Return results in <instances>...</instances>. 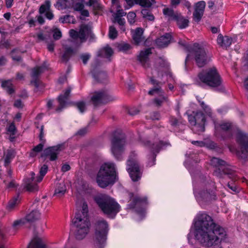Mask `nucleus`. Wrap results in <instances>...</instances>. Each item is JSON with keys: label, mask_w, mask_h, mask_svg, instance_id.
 <instances>
[{"label": "nucleus", "mask_w": 248, "mask_h": 248, "mask_svg": "<svg viewBox=\"0 0 248 248\" xmlns=\"http://www.w3.org/2000/svg\"><path fill=\"white\" fill-rule=\"evenodd\" d=\"M55 6L58 9H64L70 6V2L68 0H57Z\"/></svg>", "instance_id": "35"}, {"label": "nucleus", "mask_w": 248, "mask_h": 248, "mask_svg": "<svg viewBox=\"0 0 248 248\" xmlns=\"http://www.w3.org/2000/svg\"><path fill=\"white\" fill-rule=\"evenodd\" d=\"M93 10L95 14H99V12L102 11V6L99 3V2L95 3L92 5Z\"/></svg>", "instance_id": "49"}, {"label": "nucleus", "mask_w": 248, "mask_h": 248, "mask_svg": "<svg viewBox=\"0 0 248 248\" xmlns=\"http://www.w3.org/2000/svg\"><path fill=\"white\" fill-rule=\"evenodd\" d=\"M70 166L68 164H65L62 166L61 170L64 172L70 170Z\"/></svg>", "instance_id": "62"}, {"label": "nucleus", "mask_w": 248, "mask_h": 248, "mask_svg": "<svg viewBox=\"0 0 248 248\" xmlns=\"http://www.w3.org/2000/svg\"><path fill=\"white\" fill-rule=\"evenodd\" d=\"M144 144L146 146L150 148L152 152L151 156L148 158V165L150 167L155 164L156 154L159 152L160 150L166 149L167 147L170 146L169 142H164L162 141H160L157 143H153L152 145L149 141H146Z\"/></svg>", "instance_id": "11"}, {"label": "nucleus", "mask_w": 248, "mask_h": 248, "mask_svg": "<svg viewBox=\"0 0 248 248\" xmlns=\"http://www.w3.org/2000/svg\"><path fill=\"white\" fill-rule=\"evenodd\" d=\"M20 202V198L19 195H17L14 197L9 202V203L7 206L8 210H11L15 208Z\"/></svg>", "instance_id": "38"}, {"label": "nucleus", "mask_w": 248, "mask_h": 248, "mask_svg": "<svg viewBox=\"0 0 248 248\" xmlns=\"http://www.w3.org/2000/svg\"><path fill=\"white\" fill-rule=\"evenodd\" d=\"M196 196L198 199L203 200L205 202L215 200L216 197L215 192L213 191L210 192L202 191L198 193V194L196 195Z\"/></svg>", "instance_id": "24"}, {"label": "nucleus", "mask_w": 248, "mask_h": 248, "mask_svg": "<svg viewBox=\"0 0 248 248\" xmlns=\"http://www.w3.org/2000/svg\"><path fill=\"white\" fill-rule=\"evenodd\" d=\"M131 202L128 204V207L130 208H134L137 205H141L146 203V198L140 197L138 195H134L133 193H130L129 194Z\"/></svg>", "instance_id": "21"}, {"label": "nucleus", "mask_w": 248, "mask_h": 248, "mask_svg": "<svg viewBox=\"0 0 248 248\" xmlns=\"http://www.w3.org/2000/svg\"><path fill=\"white\" fill-rule=\"evenodd\" d=\"M26 222V219L25 218L16 220L14 222V223L13 224V227L15 229H17L18 228L24 225Z\"/></svg>", "instance_id": "47"}, {"label": "nucleus", "mask_w": 248, "mask_h": 248, "mask_svg": "<svg viewBox=\"0 0 248 248\" xmlns=\"http://www.w3.org/2000/svg\"><path fill=\"white\" fill-rule=\"evenodd\" d=\"M44 67L42 66L36 67L32 69L31 73V77L32 78H37L38 76L44 71Z\"/></svg>", "instance_id": "45"}, {"label": "nucleus", "mask_w": 248, "mask_h": 248, "mask_svg": "<svg viewBox=\"0 0 248 248\" xmlns=\"http://www.w3.org/2000/svg\"><path fill=\"white\" fill-rule=\"evenodd\" d=\"M141 14L143 18L149 21H154L155 16L152 13L147 9H143L141 11Z\"/></svg>", "instance_id": "43"}, {"label": "nucleus", "mask_w": 248, "mask_h": 248, "mask_svg": "<svg viewBox=\"0 0 248 248\" xmlns=\"http://www.w3.org/2000/svg\"><path fill=\"white\" fill-rule=\"evenodd\" d=\"M84 5L81 3H77L75 4L74 6V8L77 11H81L84 8Z\"/></svg>", "instance_id": "59"}, {"label": "nucleus", "mask_w": 248, "mask_h": 248, "mask_svg": "<svg viewBox=\"0 0 248 248\" xmlns=\"http://www.w3.org/2000/svg\"><path fill=\"white\" fill-rule=\"evenodd\" d=\"M90 57L91 56L89 54H84L81 55L80 58L81 59L83 63L86 64Z\"/></svg>", "instance_id": "55"}, {"label": "nucleus", "mask_w": 248, "mask_h": 248, "mask_svg": "<svg viewBox=\"0 0 248 248\" xmlns=\"http://www.w3.org/2000/svg\"><path fill=\"white\" fill-rule=\"evenodd\" d=\"M135 156V154L134 153L130 155L127 161V170L132 180L133 181H137L140 178L141 174L137 160L133 158Z\"/></svg>", "instance_id": "12"}, {"label": "nucleus", "mask_w": 248, "mask_h": 248, "mask_svg": "<svg viewBox=\"0 0 248 248\" xmlns=\"http://www.w3.org/2000/svg\"><path fill=\"white\" fill-rule=\"evenodd\" d=\"M232 39L228 36L219 34L217 38L218 45L224 49H227L232 44Z\"/></svg>", "instance_id": "23"}, {"label": "nucleus", "mask_w": 248, "mask_h": 248, "mask_svg": "<svg viewBox=\"0 0 248 248\" xmlns=\"http://www.w3.org/2000/svg\"><path fill=\"white\" fill-rule=\"evenodd\" d=\"M46 246L42 240L39 237H34L29 244L28 248H45Z\"/></svg>", "instance_id": "29"}, {"label": "nucleus", "mask_w": 248, "mask_h": 248, "mask_svg": "<svg viewBox=\"0 0 248 248\" xmlns=\"http://www.w3.org/2000/svg\"><path fill=\"white\" fill-rule=\"evenodd\" d=\"M40 215V214L38 211H32L30 214L26 216V218H25V219H26V222H33L39 218Z\"/></svg>", "instance_id": "33"}, {"label": "nucleus", "mask_w": 248, "mask_h": 248, "mask_svg": "<svg viewBox=\"0 0 248 248\" xmlns=\"http://www.w3.org/2000/svg\"><path fill=\"white\" fill-rule=\"evenodd\" d=\"M70 92L71 88H68L65 90L63 94H62L59 96L58 100L59 103V106L56 109L57 111H61L62 109L65 107Z\"/></svg>", "instance_id": "22"}, {"label": "nucleus", "mask_w": 248, "mask_h": 248, "mask_svg": "<svg viewBox=\"0 0 248 248\" xmlns=\"http://www.w3.org/2000/svg\"><path fill=\"white\" fill-rule=\"evenodd\" d=\"M26 187L30 191H35L38 190V186L36 184H32L29 182L26 184Z\"/></svg>", "instance_id": "50"}, {"label": "nucleus", "mask_w": 248, "mask_h": 248, "mask_svg": "<svg viewBox=\"0 0 248 248\" xmlns=\"http://www.w3.org/2000/svg\"><path fill=\"white\" fill-rule=\"evenodd\" d=\"M108 225L104 219H99L95 225V232L93 236V244L95 248H103L106 245Z\"/></svg>", "instance_id": "6"}, {"label": "nucleus", "mask_w": 248, "mask_h": 248, "mask_svg": "<svg viewBox=\"0 0 248 248\" xmlns=\"http://www.w3.org/2000/svg\"><path fill=\"white\" fill-rule=\"evenodd\" d=\"M176 22L180 29H185L188 26V20L185 18L181 14Z\"/></svg>", "instance_id": "37"}, {"label": "nucleus", "mask_w": 248, "mask_h": 248, "mask_svg": "<svg viewBox=\"0 0 248 248\" xmlns=\"http://www.w3.org/2000/svg\"><path fill=\"white\" fill-rule=\"evenodd\" d=\"M143 30L141 28H137L133 35V39L136 45L139 44L144 40L143 37Z\"/></svg>", "instance_id": "30"}, {"label": "nucleus", "mask_w": 248, "mask_h": 248, "mask_svg": "<svg viewBox=\"0 0 248 248\" xmlns=\"http://www.w3.org/2000/svg\"><path fill=\"white\" fill-rule=\"evenodd\" d=\"M1 86L9 94H12L15 92L13 85L11 80L2 81Z\"/></svg>", "instance_id": "32"}, {"label": "nucleus", "mask_w": 248, "mask_h": 248, "mask_svg": "<svg viewBox=\"0 0 248 248\" xmlns=\"http://www.w3.org/2000/svg\"><path fill=\"white\" fill-rule=\"evenodd\" d=\"M114 99V97L106 90L95 92L91 97V101L95 106L106 103Z\"/></svg>", "instance_id": "13"}, {"label": "nucleus", "mask_w": 248, "mask_h": 248, "mask_svg": "<svg viewBox=\"0 0 248 248\" xmlns=\"http://www.w3.org/2000/svg\"><path fill=\"white\" fill-rule=\"evenodd\" d=\"M44 146V141H42L37 146H35L30 152V156L31 157L35 156L39 153L41 152Z\"/></svg>", "instance_id": "40"}, {"label": "nucleus", "mask_w": 248, "mask_h": 248, "mask_svg": "<svg viewBox=\"0 0 248 248\" xmlns=\"http://www.w3.org/2000/svg\"><path fill=\"white\" fill-rule=\"evenodd\" d=\"M151 50V48H148L141 50L138 57V60L140 64L145 69L149 68L150 66L149 56L152 54Z\"/></svg>", "instance_id": "17"}, {"label": "nucleus", "mask_w": 248, "mask_h": 248, "mask_svg": "<svg viewBox=\"0 0 248 248\" xmlns=\"http://www.w3.org/2000/svg\"><path fill=\"white\" fill-rule=\"evenodd\" d=\"M113 22H117L120 26V30L123 31H125V20L124 18H122V17L114 16Z\"/></svg>", "instance_id": "44"}, {"label": "nucleus", "mask_w": 248, "mask_h": 248, "mask_svg": "<svg viewBox=\"0 0 248 248\" xmlns=\"http://www.w3.org/2000/svg\"><path fill=\"white\" fill-rule=\"evenodd\" d=\"M37 18V20L38 22V23L40 24H43L45 22V20L43 18V17L41 16H36Z\"/></svg>", "instance_id": "63"}, {"label": "nucleus", "mask_w": 248, "mask_h": 248, "mask_svg": "<svg viewBox=\"0 0 248 248\" xmlns=\"http://www.w3.org/2000/svg\"><path fill=\"white\" fill-rule=\"evenodd\" d=\"M66 186L63 182L60 183L56 186L54 195L60 197L63 196L66 191Z\"/></svg>", "instance_id": "31"}, {"label": "nucleus", "mask_w": 248, "mask_h": 248, "mask_svg": "<svg viewBox=\"0 0 248 248\" xmlns=\"http://www.w3.org/2000/svg\"><path fill=\"white\" fill-rule=\"evenodd\" d=\"M14 106L17 108H22L23 104L20 100L18 99L15 101Z\"/></svg>", "instance_id": "60"}, {"label": "nucleus", "mask_w": 248, "mask_h": 248, "mask_svg": "<svg viewBox=\"0 0 248 248\" xmlns=\"http://www.w3.org/2000/svg\"><path fill=\"white\" fill-rule=\"evenodd\" d=\"M236 140L237 142L241 146V151L243 154L242 157L246 158L247 153H248V136L237 129Z\"/></svg>", "instance_id": "15"}, {"label": "nucleus", "mask_w": 248, "mask_h": 248, "mask_svg": "<svg viewBox=\"0 0 248 248\" xmlns=\"http://www.w3.org/2000/svg\"><path fill=\"white\" fill-rule=\"evenodd\" d=\"M65 148L64 143L58 144L56 146L48 147L44 150L42 154V157H47L51 161H54L57 158V155Z\"/></svg>", "instance_id": "14"}, {"label": "nucleus", "mask_w": 248, "mask_h": 248, "mask_svg": "<svg viewBox=\"0 0 248 248\" xmlns=\"http://www.w3.org/2000/svg\"><path fill=\"white\" fill-rule=\"evenodd\" d=\"M163 13L164 15L168 18L169 20L176 21L179 18V16L181 14L177 12H175L173 10L166 8L163 10Z\"/></svg>", "instance_id": "27"}, {"label": "nucleus", "mask_w": 248, "mask_h": 248, "mask_svg": "<svg viewBox=\"0 0 248 248\" xmlns=\"http://www.w3.org/2000/svg\"><path fill=\"white\" fill-rule=\"evenodd\" d=\"M48 167L47 166L44 164L41 168L39 171V176L36 177V179L35 178V173L33 172L31 173V181H36L37 182H40L43 179V177L46 175Z\"/></svg>", "instance_id": "28"}, {"label": "nucleus", "mask_w": 248, "mask_h": 248, "mask_svg": "<svg viewBox=\"0 0 248 248\" xmlns=\"http://www.w3.org/2000/svg\"><path fill=\"white\" fill-rule=\"evenodd\" d=\"M91 33V28L86 25L81 26L79 31V39L81 43L84 42L86 40V37L90 35Z\"/></svg>", "instance_id": "25"}, {"label": "nucleus", "mask_w": 248, "mask_h": 248, "mask_svg": "<svg viewBox=\"0 0 248 248\" xmlns=\"http://www.w3.org/2000/svg\"><path fill=\"white\" fill-rule=\"evenodd\" d=\"M51 3L49 0H46L43 4H42L39 9V12L40 14H45L46 18L49 20H51L54 17V15L50 10Z\"/></svg>", "instance_id": "20"}, {"label": "nucleus", "mask_w": 248, "mask_h": 248, "mask_svg": "<svg viewBox=\"0 0 248 248\" xmlns=\"http://www.w3.org/2000/svg\"><path fill=\"white\" fill-rule=\"evenodd\" d=\"M211 164L216 167H219V169L222 170L223 173L228 175L230 178L233 177L234 172L232 170L227 167L223 169V167H225L227 164L225 161L214 157L211 159Z\"/></svg>", "instance_id": "16"}, {"label": "nucleus", "mask_w": 248, "mask_h": 248, "mask_svg": "<svg viewBox=\"0 0 248 248\" xmlns=\"http://www.w3.org/2000/svg\"><path fill=\"white\" fill-rule=\"evenodd\" d=\"M221 129L224 132L228 133V137H231L232 135V127L231 124L229 123H224L220 125Z\"/></svg>", "instance_id": "39"}, {"label": "nucleus", "mask_w": 248, "mask_h": 248, "mask_svg": "<svg viewBox=\"0 0 248 248\" xmlns=\"http://www.w3.org/2000/svg\"><path fill=\"white\" fill-rule=\"evenodd\" d=\"M70 18H71L70 16L68 15H66L63 16V17H60L59 19V21L62 23L70 22Z\"/></svg>", "instance_id": "57"}, {"label": "nucleus", "mask_w": 248, "mask_h": 248, "mask_svg": "<svg viewBox=\"0 0 248 248\" xmlns=\"http://www.w3.org/2000/svg\"><path fill=\"white\" fill-rule=\"evenodd\" d=\"M155 0H137V3L142 7H150L155 3Z\"/></svg>", "instance_id": "42"}, {"label": "nucleus", "mask_w": 248, "mask_h": 248, "mask_svg": "<svg viewBox=\"0 0 248 248\" xmlns=\"http://www.w3.org/2000/svg\"><path fill=\"white\" fill-rule=\"evenodd\" d=\"M7 134L10 135V139L12 141L13 140L15 137V135L16 133V129L14 123L9 124L7 128Z\"/></svg>", "instance_id": "36"}, {"label": "nucleus", "mask_w": 248, "mask_h": 248, "mask_svg": "<svg viewBox=\"0 0 248 248\" xmlns=\"http://www.w3.org/2000/svg\"><path fill=\"white\" fill-rule=\"evenodd\" d=\"M125 144V135L121 131H116L111 140V150L113 155L118 160L121 158L122 155L124 150Z\"/></svg>", "instance_id": "8"}, {"label": "nucleus", "mask_w": 248, "mask_h": 248, "mask_svg": "<svg viewBox=\"0 0 248 248\" xmlns=\"http://www.w3.org/2000/svg\"><path fill=\"white\" fill-rule=\"evenodd\" d=\"M94 201L99 209L109 217H114L120 211V205L107 195H98L94 198Z\"/></svg>", "instance_id": "5"}, {"label": "nucleus", "mask_w": 248, "mask_h": 248, "mask_svg": "<svg viewBox=\"0 0 248 248\" xmlns=\"http://www.w3.org/2000/svg\"><path fill=\"white\" fill-rule=\"evenodd\" d=\"M139 111L140 110L138 108L133 107L128 110V113L131 115H135L138 114Z\"/></svg>", "instance_id": "56"}, {"label": "nucleus", "mask_w": 248, "mask_h": 248, "mask_svg": "<svg viewBox=\"0 0 248 248\" xmlns=\"http://www.w3.org/2000/svg\"><path fill=\"white\" fill-rule=\"evenodd\" d=\"M118 35V31L113 26H110L109 28L108 36L111 39H115Z\"/></svg>", "instance_id": "46"}, {"label": "nucleus", "mask_w": 248, "mask_h": 248, "mask_svg": "<svg viewBox=\"0 0 248 248\" xmlns=\"http://www.w3.org/2000/svg\"><path fill=\"white\" fill-rule=\"evenodd\" d=\"M113 53V51L111 48L108 46H106L100 51V54L99 55L102 57L108 58L110 57Z\"/></svg>", "instance_id": "41"}, {"label": "nucleus", "mask_w": 248, "mask_h": 248, "mask_svg": "<svg viewBox=\"0 0 248 248\" xmlns=\"http://www.w3.org/2000/svg\"><path fill=\"white\" fill-rule=\"evenodd\" d=\"M168 67L169 65L165 60L161 58L156 60L154 70V72L156 75L154 76L150 79L151 83L155 86L149 91L148 93L155 96L153 102L157 107H160L164 103L167 102L168 100L164 92L159 86V84H161V82L157 81L154 78H157L161 79L164 74L167 71Z\"/></svg>", "instance_id": "2"}, {"label": "nucleus", "mask_w": 248, "mask_h": 248, "mask_svg": "<svg viewBox=\"0 0 248 248\" xmlns=\"http://www.w3.org/2000/svg\"><path fill=\"white\" fill-rule=\"evenodd\" d=\"M88 206L83 203L81 211L76 214L73 223L76 228L75 235L77 239H83L89 231L90 222L88 217Z\"/></svg>", "instance_id": "3"}, {"label": "nucleus", "mask_w": 248, "mask_h": 248, "mask_svg": "<svg viewBox=\"0 0 248 248\" xmlns=\"http://www.w3.org/2000/svg\"><path fill=\"white\" fill-rule=\"evenodd\" d=\"M53 37L55 40H59L62 37V32L59 29H54L53 31Z\"/></svg>", "instance_id": "52"}, {"label": "nucleus", "mask_w": 248, "mask_h": 248, "mask_svg": "<svg viewBox=\"0 0 248 248\" xmlns=\"http://www.w3.org/2000/svg\"><path fill=\"white\" fill-rule=\"evenodd\" d=\"M117 179L115 164L107 163L103 165L98 172L96 182L102 188H105L109 185L114 183Z\"/></svg>", "instance_id": "4"}, {"label": "nucleus", "mask_w": 248, "mask_h": 248, "mask_svg": "<svg viewBox=\"0 0 248 248\" xmlns=\"http://www.w3.org/2000/svg\"><path fill=\"white\" fill-rule=\"evenodd\" d=\"M136 17V14L134 12H129L127 15V19L130 24H133L135 22V18Z\"/></svg>", "instance_id": "51"}, {"label": "nucleus", "mask_w": 248, "mask_h": 248, "mask_svg": "<svg viewBox=\"0 0 248 248\" xmlns=\"http://www.w3.org/2000/svg\"><path fill=\"white\" fill-rule=\"evenodd\" d=\"M195 238L203 246L211 248H222L226 237L224 229L216 224L205 213H199L194 220Z\"/></svg>", "instance_id": "1"}, {"label": "nucleus", "mask_w": 248, "mask_h": 248, "mask_svg": "<svg viewBox=\"0 0 248 248\" xmlns=\"http://www.w3.org/2000/svg\"><path fill=\"white\" fill-rule=\"evenodd\" d=\"M118 48L120 51L125 52L130 48V46L127 44H122L119 45Z\"/></svg>", "instance_id": "53"}, {"label": "nucleus", "mask_w": 248, "mask_h": 248, "mask_svg": "<svg viewBox=\"0 0 248 248\" xmlns=\"http://www.w3.org/2000/svg\"><path fill=\"white\" fill-rule=\"evenodd\" d=\"M188 119L190 124L194 126L193 130L196 132H202L204 131L205 118L202 112H193V115H188Z\"/></svg>", "instance_id": "10"}, {"label": "nucleus", "mask_w": 248, "mask_h": 248, "mask_svg": "<svg viewBox=\"0 0 248 248\" xmlns=\"http://www.w3.org/2000/svg\"><path fill=\"white\" fill-rule=\"evenodd\" d=\"M171 35L169 33L161 36L156 40V44L160 47L167 46L170 43Z\"/></svg>", "instance_id": "26"}, {"label": "nucleus", "mask_w": 248, "mask_h": 248, "mask_svg": "<svg viewBox=\"0 0 248 248\" xmlns=\"http://www.w3.org/2000/svg\"><path fill=\"white\" fill-rule=\"evenodd\" d=\"M16 153L13 150H8L5 154L4 163L5 165H8L15 157Z\"/></svg>", "instance_id": "34"}, {"label": "nucleus", "mask_w": 248, "mask_h": 248, "mask_svg": "<svg viewBox=\"0 0 248 248\" xmlns=\"http://www.w3.org/2000/svg\"><path fill=\"white\" fill-rule=\"evenodd\" d=\"M151 118L153 120H158L160 119V115L158 112H154L151 115Z\"/></svg>", "instance_id": "61"}, {"label": "nucleus", "mask_w": 248, "mask_h": 248, "mask_svg": "<svg viewBox=\"0 0 248 248\" xmlns=\"http://www.w3.org/2000/svg\"><path fill=\"white\" fill-rule=\"evenodd\" d=\"M69 33L71 37L73 39H76L77 38H79V31H76L74 30H71L69 31Z\"/></svg>", "instance_id": "54"}, {"label": "nucleus", "mask_w": 248, "mask_h": 248, "mask_svg": "<svg viewBox=\"0 0 248 248\" xmlns=\"http://www.w3.org/2000/svg\"><path fill=\"white\" fill-rule=\"evenodd\" d=\"M205 7V2L204 1L198 2L195 5V10L193 14V19L196 22H199L203 15Z\"/></svg>", "instance_id": "18"}, {"label": "nucleus", "mask_w": 248, "mask_h": 248, "mask_svg": "<svg viewBox=\"0 0 248 248\" xmlns=\"http://www.w3.org/2000/svg\"><path fill=\"white\" fill-rule=\"evenodd\" d=\"M200 80L208 86L213 88L222 89L221 78L215 68L202 71L198 75Z\"/></svg>", "instance_id": "7"}, {"label": "nucleus", "mask_w": 248, "mask_h": 248, "mask_svg": "<svg viewBox=\"0 0 248 248\" xmlns=\"http://www.w3.org/2000/svg\"><path fill=\"white\" fill-rule=\"evenodd\" d=\"M191 143L194 145H196L200 147H202L204 145V142L201 141H192Z\"/></svg>", "instance_id": "64"}, {"label": "nucleus", "mask_w": 248, "mask_h": 248, "mask_svg": "<svg viewBox=\"0 0 248 248\" xmlns=\"http://www.w3.org/2000/svg\"><path fill=\"white\" fill-rule=\"evenodd\" d=\"M192 55L194 56L197 65L202 67L210 61V56L205 48L199 44L193 45L191 50Z\"/></svg>", "instance_id": "9"}, {"label": "nucleus", "mask_w": 248, "mask_h": 248, "mask_svg": "<svg viewBox=\"0 0 248 248\" xmlns=\"http://www.w3.org/2000/svg\"><path fill=\"white\" fill-rule=\"evenodd\" d=\"M75 106L77 107L79 111L81 113L84 112L86 108V103L83 101H78L75 103Z\"/></svg>", "instance_id": "48"}, {"label": "nucleus", "mask_w": 248, "mask_h": 248, "mask_svg": "<svg viewBox=\"0 0 248 248\" xmlns=\"http://www.w3.org/2000/svg\"><path fill=\"white\" fill-rule=\"evenodd\" d=\"M126 15V13L122 9L117 10L116 13L114 14V16L122 17Z\"/></svg>", "instance_id": "58"}, {"label": "nucleus", "mask_w": 248, "mask_h": 248, "mask_svg": "<svg viewBox=\"0 0 248 248\" xmlns=\"http://www.w3.org/2000/svg\"><path fill=\"white\" fill-rule=\"evenodd\" d=\"M72 43V40H68L64 41L62 44L64 52L62 56V60L63 62H67L75 53L74 50L70 46Z\"/></svg>", "instance_id": "19"}]
</instances>
